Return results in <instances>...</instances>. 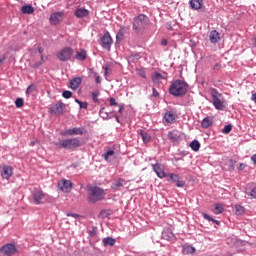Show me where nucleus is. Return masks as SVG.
<instances>
[{"mask_svg": "<svg viewBox=\"0 0 256 256\" xmlns=\"http://www.w3.org/2000/svg\"><path fill=\"white\" fill-rule=\"evenodd\" d=\"M188 89L189 84H187V82L184 80H175L169 87V93L173 97H185Z\"/></svg>", "mask_w": 256, "mask_h": 256, "instance_id": "1", "label": "nucleus"}, {"mask_svg": "<svg viewBox=\"0 0 256 256\" xmlns=\"http://www.w3.org/2000/svg\"><path fill=\"white\" fill-rule=\"evenodd\" d=\"M211 103L217 111H225L227 109V100L223 97V94L215 88L210 90Z\"/></svg>", "mask_w": 256, "mask_h": 256, "instance_id": "2", "label": "nucleus"}, {"mask_svg": "<svg viewBox=\"0 0 256 256\" xmlns=\"http://www.w3.org/2000/svg\"><path fill=\"white\" fill-rule=\"evenodd\" d=\"M88 202L92 205L95 203H99V201H103L105 199V190L99 188L97 186H88Z\"/></svg>", "mask_w": 256, "mask_h": 256, "instance_id": "3", "label": "nucleus"}, {"mask_svg": "<svg viewBox=\"0 0 256 256\" xmlns=\"http://www.w3.org/2000/svg\"><path fill=\"white\" fill-rule=\"evenodd\" d=\"M149 25V17L145 14L136 16L133 20L132 29L135 33H143Z\"/></svg>", "mask_w": 256, "mask_h": 256, "instance_id": "4", "label": "nucleus"}, {"mask_svg": "<svg viewBox=\"0 0 256 256\" xmlns=\"http://www.w3.org/2000/svg\"><path fill=\"white\" fill-rule=\"evenodd\" d=\"M56 147H58V149H68L69 151H75V149H79V147H81V140L78 138L60 140L56 143Z\"/></svg>", "mask_w": 256, "mask_h": 256, "instance_id": "5", "label": "nucleus"}, {"mask_svg": "<svg viewBox=\"0 0 256 256\" xmlns=\"http://www.w3.org/2000/svg\"><path fill=\"white\" fill-rule=\"evenodd\" d=\"M73 53V48L65 47L57 53V57L59 61H70L71 57H73Z\"/></svg>", "mask_w": 256, "mask_h": 256, "instance_id": "6", "label": "nucleus"}, {"mask_svg": "<svg viewBox=\"0 0 256 256\" xmlns=\"http://www.w3.org/2000/svg\"><path fill=\"white\" fill-rule=\"evenodd\" d=\"M32 197L35 205H41V203L47 201V194L43 193L41 190L34 191Z\"/></svg>", "mask_w": 256, "mask_h": 256, "instance_id": "7", "label": "nucleus"}, {"mask_svg": "<svg viewBox=\"0 0 256 256\" xmlns=\"http://www.w3.org/2000/svg\"><path fill=\"white\" fill-rule=\"evenodd\" d=\"M100 45L103 49H107L108 51L111 49V45H113V38H111V34L109 32L104 33L101 38Z\"/></svg>", "mask_w": 256, "mask_h": 256, "instance_id": "8", "label": "nucleus"}, {"mask_svg": "<svg viewBox=\"0 0 256 256\" xmlns=\"http://www.w3.org/2000/svg\"><path fill=\"white\" fill-rule=\"evenodd\" d=\"M58 189H60V191H63V193H70L71 189H73V182L67 179H62L58 183Z\"/></svg>", "mask_w": 256, "mask_h": 256, "instance_id": "9", "label": "nucleus"}, {"mask_svg": "<svg viewBox=\"0 0 256 256\" xmlns=\"http://www.w3.org/2000/svg\"><path fill=\"white\" fill-rule=\"evenodd\" d=\"M1 253L6 256H13L15 253H17V247L15 244H5L0 249Z\"/></svg>", "mask_w": 256, "mask_h": 256, "instance_id": "10", "label": "nucleus"}, {"mask_svg": "<svg viewBox=\"0 0 256 256\" xmlns=\"http://www.w3.org/2000/svg\"><path fill=\"white\" fill-rule=\"evenodd\" d=\"M86 133L85 127H74L64 131L63 135L73 137V135H85Z\"/></svg>", "mask_w": 256, "mask_h": 256, "instance_id": "11", "label": "nucleus"}, {"mask_svg": "<svg viewBox=\"0 0 256 256\" xmlns=\"http://www.w3.org/2000/svg\"><path fill=\"white\" fill-rule=\"evenodd\" d=\"M65 14L63 12H54L50 15V25H59L63 21Z\"/></svg>", "mask_w": 256, "mask_h": 256, "instance_id": "12", "label": "nucleus"}, {"mask_svg": "<svg viewBox=\"0 0 256 256\" xmlns=\"http://www.w3.org/2000/svg\"><path fill=\"white\" fill-rule=\"evenodd\" d=\"M63 111H65V104L61 101L50 107L51 115H63Z\"/></svg>", "mask_w": 256, "mask_h": 256, "instance_id": "13", "label": "nucleus"}, {"mask_svg": "<svg viewBox=\"0 0 256 256\" xmlns=\"http://www.w3.org/2000/svg\"><path fill=\"white\" fill-rule=\"evenodd\" d=\"M152 169L156 173L157 177H159V179H165V177H167L165 170L161 168V164L159 163L152 164Z\"/></svg>", "mask_w": 256, "mask_h": 256, "instance_id": "14", "label": "nucleus"}, {"mask_svg": "<svg viewBox=\"0 0 256 256\" xmlns=\"http://www.w3.org/2000/svg\"><path fill=\"white\" fill-rule=\"evenodd\" d=\"M13 175V167L11 166H3L1 176L3 179H11Z\"/></svg>", "mask_w": 256, "mask_h": 256, "instance_id": "15", "label": "nucleus"}, {"mask_svg": "<svg viewBox=\"0 0 256 256\" xmlns=\"http://www.w3.org/2000/svg\"><path fill=\"white\" fill-rule=\"evenodd\" d=\"M177 119V114L173 110H170L165 113L164 120L166 123H175V120Z\"/></svg>", "mask_w": 256, "mask_h": 256, "instance_id": "16", "label": "nucleus"}, {"mask_svg": "<svg viewBox=\"0 0 256 256\" xmlns=\"http://www.w3.org/2000/svg\"><path fill=\"white\" fill-rule=\"evenodd\" d=\"M81 82L82 80L80 77L73 78L70 81V85H69L70 89H72L73 91H76V89H79Z\"/></svg>", "mask_w": 256, "mask_h": 256, "instance_id": "17", "label": "nucleus"}, {"mask_svg": "<svg viewBox=\"0 0 256 256\" xmlns=\"http://www.w3.org/2000/svg\"><path fill=\"white\" fill-rule=\"evenodd\" d=\"M190 7L194 11H199V9L203 8V0H190Z\"/></svg>", "mask_w": 256, "mask_h": 256, "instance_id": "18", "label": "nucleus"}, {"mask_svg": "<svg viewBox=\"0 0 256 256\" xmlns=\"http://www.w3.org/2000/svg\"><path fill=\"white\" fill-rule=\"evenodd\" d=\"M87 15H89V10L85 8H79L75 11V16L78 19H83V17H87Z\"/></svg>", "mask_w": 256, "mask_h": 256, "instance_id": "19", "label": "nucleus"}, {"mask_svg": "<svg viewBox=\"0 0 256 256\" xmlns=\"http://www.w3.org/2000/svg\"><path fill=\"white\" fill-rule=\"evenodd\" d=\"M104 247H113L115 243H117V240H115L113 237H106L102 240Z\"/></svg>", "mask_w": 256, "mask_h": 256, "instance_id": "20", "label": "nucleus"}, {"mask_svg": "<svg viewBox=\"0 0 256 256\" xmlns=\"http://www.w3.org/2000/svg\"><path fill=\"white\" fill-rule=\"evenodd\" d=\"M163 79H167V76H163L161 73L159 72H155L152 75V81L153 83L159 84L161 83V81H163Z\"/></svg>", "mask_w": 256, "mask_h": 256, "instance_id": "21", "label": "nucleus"}, {"mask_svg": "<svg viewBox=\"0 0 256 256\" xmlns=\"http://www.w3.org/2000/svg\"><path fill=\"white\" fill-rule=\"evenodd\" d=\"M21 11L24 15H33V13H35V8L31 5H24L22 6Z\"/></svg>", "mask_w": 256, "mask_h": 256, "instance_id": "22", "label": "nucleus"}, {"mask_svg": "<svg viewBox=\"0 0 256 256\" xmlns=\"http://www.w3.org/2000/svg\"><path fill=\"white\" fill-rule=\"evenodd\" d=\"M75 59H77V61H85V59H87V51L84 49L76 51Z\"/></svg>", "mask_w": 256, "mask_h": 256, "instance_id": "23", "label": "nucleus"}, {"mask_svg": "<svg viewBox=\"0 0 256 256\" xmlns=\"http://www.w3.org/2000/svg\"><path fill=\"white\" fill-rule=\"evenodd\" d=\"M202 128L203 129H209V127H211V125H213V118L207 116L202 120Z\"/></svg>", "mask_w": 256, "mask_h": 256, "instance_id": "24", "label": "nucleus"}, {"mask_svg": "<svg viewBox=\"0 0 256 256\" xmlns=\"http://www.w3.org/2000/svg\"><path fill=\"white\" fill-rule=\"evenodd\" d=\"M183 255H193L195 253V247L191 245H184L182 249Z\"/></svg>", "mask_w": 256, "mask_h": 256, "instance_id": "25", "label": "nucleus"}, {"mask_svg": "<svg viewBox=\"0 0 256 256\" xmlns=\"http://www.w3.org/2000/svg\"><path fill=\"white\" fill-rule=\"evenodd\" d=\"M209 37H210L211 43L215 44L219 42L220 37H219V32H217V30L211 31Z\"/></svg>", "mask_w": 256, "mask_h": 256, "instance_id": "26", "label": "nucleus"}, {"mask_svg": "<svg viewBox=\"0 0 256 256\" xmlns=\"http://www.w3.org/2000/svg\"><path fill=\"white\" fill-rule=\"evenodd\" d=\"M140 137L144 143H149V141H151V135L144 130H140Z\"/></svg>", "mask_w": 256, "mask_h": 256, "instance_id": "27", "label": "nucleus"}, {"mask_svg": "<svg viewBox=\"0 0 256 256\" xmlns=\"http://www.w3.org/2000/svg\"><path fill=\"white\" fill-rule=\"evenodd\" d=\"M105 161L111 162L114 157H115V151L114 150H108L104 155H103Z\"/></svg>", "mask_w": 256, "mask_h": 256, "instance_id": "28", "label": "nucleus"}, {"mask_svg": "<svg viewBox=\"0 0 256 256\" xmlns=\"http://www.w3.org/2000/svg\"><path fill=\"white\" fill-rule=\"evenodd\" d=\"M223 211H225V207L223 206V204H215L214 205L215 215H221V213H223Z\"/></svg>", "mask_w": 256, "mask_h": 256, "instance_id": "29", "label": "nucleus"}, {"mask_svg": "<svg viewBox=\"0 0 256 256\" xmlns=\"http://www.w3.org/2000/svg\"><path fill=\"white\" fill-rule=\"evenodd\" d=\"M190 147H191L192 151H199V149H201V143H199V141H197V140H193L190 143Z\"/></svg>", "mask_w": 256, "mask_h": 256, "instance_id": "30", "label": "nucleus"}, {"mask_svg": "<svg viewBox=\"0 0 256 256\" xmlns=\"http://www.w3.org/2000/svg\"><path fill=\"white\" fill-rule=\"evenodd\" d=\"M123 183H124V180L123 179H119V180H116L113 184H112V189H114L115 191H117V189H120V187H123Z\"/></svg>", "mask_w": 256, "mask_h": 256, "instance_id": "31", "label": "nucleus"}, {"mask_svg": "<svg viewBox=\"0 0 256 256\" xmlns=\"http://www.w3.org/2000/svg\"><path fill=\"white\" fill-rule=\"evenodd\" d=\"M136 73L139 77H142V79H147V72L145 68H136Z\"/></svg>", "mask_w": 256, "mask_h": 256, "instance_id": "32", "label": "nucleus"}, {"mask_svg": "<svg viewBox=\"0 0 256 256\" xmlns=\"http://www.w3.org/2000/svg\"><path fill=\"white\" fill-rule=\"evenodd\" d=\"M99 115L102 119L107 120V119H111V117H109V113L105 112V108L102 107L99 111Z\"/></svg>", "mask_w": 256, "mask_h": 256, "instance_id": "33", "label": "nucleus"}, {"mask_svg": "<svg viewBox=\"0 0 256 256\" xmlns=\"http://www.w3.org/2000/svg\"><path fill=\"white\" fill-rule=\"evenodd\" d=\"M246 195L249 199H256V187L252 188L251 191H246Z\"/></svg>", "mask_w": 256, "mask_h": 256, "instance_id": "34", "label": "nucleus"}, {"mask_svg": "<svg viewBox=\"0 0 256 256\" xmlns=\"http://www.w3.org/2000/svg\"><path fill=\"white\" fill-rule=\"evenodd\" d=\"M99 95H101V92H99V90L92 92V100L94 103H99Z\"/></svg>", "mask_w": 256, "mask_h": 256, "instance_id": "35", "label": "nucleus"}, {"mask_svg": "<svg viewBox=\"0 0 256 256\" xmlns=\"http://www.w3.org/2000/svg\"><path fill=\"white\" fill-rule=\"evenodd\" d=\"M203 218L206 219L207 221H211L212 223H216V225H219V221L213 219V217H211V215L207 213H203Z\"/></svg>", "mask_w": 256, "mask_h": 256, "instance_id": "36", "label": "nucleus"}, {"mask_svg": "<svg viewBox=\"0 0 256 256\" xmlns=\"http://www.w3.org/2000/svg\"><path fill=\"white\" fill-rule=\"evenodd\" d=\"M75 103H77L80 109H87L89 107V103L81 102L79 99H75Z\"/></svg>", "mask_w": 256, "mask_h": 256, "instance_id": "37", "label": "nucleus"}, {"mask_svg": "<svg viewBox=\"0 0 256 256\" xmlns=\"http://www.w3.org/2000/svg\"><path fill=\"white\" fill-rule=\"evenodd\" d=\"M235 211L238 215H243L245 213V208L239 204L235 205Z\"/></svg>", "mask_w": 256, "mask_h": 256, "instance_id": "38", "label": "nucleus"}, {"mask_svg": "<svg viewBox=\"0 0 256 256\" xmlns=\"http://www.w3.org/2000/svg\"><path fill=\"white\" fill-rule=\"evenodd\" d=\"M232 130H233V125L228 124L223 128L222 133H224L225 135H229V133H231Z\"/></svg>", "mask_w": 256, "mask_h": 256, "instance_id": "39", "label": "nucleus"}, {"mask_svg": "<svg viewBox=\"0 0 256 256\" xmlns=\"http://www.w3.org/2000/svg\"><path fill=\"white\" fill-rule=\"evenodd\" d=\"M62 97H64V99H71V97H73V92H71L69 90H65L62 93Z\"/></svg>", "mask_w": 256, "mask_h": 256, "instance_id": "40", "label": "nucleus"}, {"mask_svg": "<svg viewBox=\"0 0 256 256\" xmlns=\"http://www.w3.org/2000/svg\"><path fill=\"white\" fill-rule=\"evenodd\" d=\"M168 137L172 141H177L179 139V135H177L175 132H169Z\"/></svg>", "mask_w": 256, "mask_h": 256, "instance_id": "41", "label": "nucleus"}, {"mask_svg": "<svg viewBox=\"0 0 256 256\" xmlns=\"http://www.w3.org/2000/svg\"><path fill=\"white\" fill-rule=\"evenodd\" d=\"M24 103L25 102H24L23 98H17L15 101V105H16V107H18V109H20V107H23Z\"/></svg>", "mask_w": 256, "mask_h": 256, "instance_id": "42", "label": "nucleus"}, {"mask_svg": "<svg viewBox=\"0 0 256 256\" xmlns=\"http://www.w3.org/2000/svg\"><path fill=\"white\" fill-rule=\"evenodd\" d=\"M168 177L171 181H173V183H177V180L179 179V175L177 174H169Z\"/></svg>", "mask_w": 256, "mask_h": 256, "instance_id": "43", "label": "nucleus"}, {"mask_svg": "<svg viewBox=\"0 0 256 256\" xmlns=\"http://www.w3.org/2000/svg\"><path fill=\"white\" fill-rule=\"evenodd\" d=\"M128 31H129V27L122 26V27H120L118 33H121L122 35H125V33H127Z\"/></svg>", "mask_w": 256, "mask_h": 256, "instance_id": "44", "label": "nucleus"}, {"mask_svg": "<svg viewBox=\"0 0 256 256\" xmlns=\"http://www.w3.org/2000/svg\"><path fill=\"white\" fill-rule=\"evenodd\" d=\"M176 187L183 188L185 187V181L183 180H176Z\"/></svg>", "mask_w": 256, "mask_h": 256, "instance_id": "45", "label": "nucleus"}, {"mask_svg": "<svg viewBox=\"0 0 256 256\" xmlns=\"http://www.w3.org/2000/svg\"><path fill=\"white\" fill-rule=\"evenodd\" d=\"M123 37H125V35L118 32L116 35V41H123Z\"/></svg>", "mask_w": 256, "mask_h": 256, "instance_id": "46", "label": "nucleus"}, {"mask_svg": "<svg viewBox=\"0 0 256 256\" xmlns=\"http://www.w3.org/2000/svg\"><path fill=\"white\" fill-rule=\"evenodd\" d=\"M95 82L99 85L101 84V76L97 75V72H94Z\"/></svg>", "mask_w": 256, "mask_h": 256, "instance_id": "47", "label": "nucleus"}, {"mask_svg": "<svg viewBox=\"0 0 256 256\" xmlns=\"http://www.w3.org/2000/svg\"><path fill=\"white\" fill-rule=\"evenodd\" d=\"M117 105H118L117 100H115V98H110V106L115 107Z\"/></svg>", "mask_w": 256, "mask_h": 256, "instance_id": "48", "label": "nucleus"}, {"mask_svg": "<svg viewBox=\"0 0 256 256\" xmlns=\"http://www.w3.org/2000/svg\"><path fill=\"white\" fill-rule=\"evenodd\" d=\"M214 71H220L221 70V64L220 63H216L213 67Z\"/></svg>", "mask_w": 256, "mask_h": 256, "instance_id": "49", "label": "nucleus"}, {"mask_svg": "<svg viewBox=\"0 0 256 256\" xmlns=\"http://www.w3.org/2000/svg\"><path fill=\"white\" fill-rule=\"evenodd\" d=\"M152 97H159V92L155 88L152 89Z\"/></svg>", "mask_w": 256, "mask_h": 256, "instance_id": "50", "label": "nucleus"}, {"mask_svg": "<svg viewBox=\"0 0 256 256\" xmlns=\"http://www.w3.org/2000/svg\"><path fill=\"white\" fill-rule=\"evenodd\" d=\"M67 217H73L74 219H79V214L67 213Z\"/></svg>", "mask_w": 256, "mask_h": 256, "instance_id": "51", "label": "nucleus"}, {"mask_svg": "<svg viewBox=\"0 0 256 256\" xmlns=\"http://www.w3.org/2000/svg\"><path fill=\"white\" fill-rule=\"evenodd\" d=\"M124 110H125V106H124L123 104H120V105H119L118 113H120V115H121Z\"/></svg>", "mask_w": 256, "mask_h": 256, "instance_id": "52", "label": "nucleus"}, {"mask_svg": "<svg viewBox=\"0 0 256 256\" xmlns=\"http://www.w3.org/2000/svg\"><path fill=\"white\" fill-rule=\"evenodd\" d=\"M33 92V86H29L27 89H26V95H29L30 93Z\"/></svg>", "mask_w": 256, "mask_h": 256, "instance_id": "53", "label": "nucleus"}, {"mask_svg": "<svg viewBox=\"0 0 256 256\" xmlns=\"http://www.w3.org/2000/svg\"><path fill=\"white\" fill-rule=\"evenodd\" d=\"M245 167H247V164L240 163L238 169H239V171H243V169H245Z\"/></svg>", "mask_w": 256, "mask_h": 256, "instance_id": "54", "label": "nucleus"}, {"mask_svg": "<svg viewBox=\"0 0 256 256\" xmlns=\"http://www.w3.org/2000/svg\"><path fill=\"white\" fill-rule=\"evenodd\" d=\"M161 45H162L163 47H166V45H168L167 39H163V40L161 41Z\"/></svg>", "mask_w": 256, "mask_h": 256, "instance_id": "55", "label": "nucleus"}, {"mask_svg": "<svg viewBox=\"0 0 256 256\" xmlns=\"http://www.w3.org/2000/svg\"><path fill=\"white\" fill-rule=\"evenodd\" d=\"M251 161L253 162L254 165H256V154L251 156Z\"/></svg>", "mask_w": 256, "mask_h": 256, "instance_id": "56", "label": "nucleus"}, {"mask_svg": "<svg viewBox=\"0 0 256 256\" xmlns=\"http://www.w3.org/2000/svg\"><path fill=\"white\" fill-rule=\"evenodd\" d=\"M251 101H254V103H256V93L252 94Z\"/></svg>", "mask_w": 256, "mask_h": 256, "instance_id": "57", "label": "nucleus"}, {"mask_svg": "<svg viewBox=\"0 0 256 256\" xmlns=\"http://www.w3.org/2000/svg\"><path fill=\"white\" fill-rule=\"evenodd\" d=\"M3 63H5V57L0 58V66L3 65Z\"/></svg>", "mask_w": 256, "mask_h": 256, "instance_id": "58", "label": "nucleus"}, {"mask_svg": "<svg viewBox=\"0 0 256 256\" xmlns=\"http://www.w3.org/2000/svg\"><path fill=\"white\" fill-rule=\"evenodd\" d=\"M114 118L116 119L117 123H121V120H119V116L118 115H114Z\"/></svg>", "mask_w": 256, "mask_h": 256, "instance_id": "59", "label": "nucleus"}, {"mask_svg": "<svg viewBox=\"0 0 256 256\" xmlns=\"http://www.w3.org/2000/svg\"><path fill=\"white\" fill-rule=\"evenodd\" d=\"M40 65H41V62H38V63L34 64L33 67L37 68V67H40Z\"/></svg>", "mask_w": 256, "mask_h": 256, "instance_id": "60", "label": "nucleus"}, {"mask_svg": "<svg viewBox=\"0 0 256 256\" xmlns=\"http://www.w3.org/2000/svg\"><path fill=\"white\" fill-rule=\"evenodd\" d=\"M38 51H39V53L41 55L43 53V48L42 47L38 48Z\"/></svg>", "mask_w": 256, "mask_h": 256, "instance_id": "61", "label": "nucleus"}, {"mask_svg": "<svg viewBox=\"0 0 256 256\" xmlns=\"http://www.w3.org/2000/svg\"><path fill=\"white\" fill-rule=\"evenodd\" d=\"M104 75L107 76L108 75V72H107V67L104 68Z\"/></svg>", "mask_w": 256, "mask_h": 256, "instance_id": "62", "label": "nucleus"}, {"mask_svg": "<svg viewBox=\"0 0 256 256\" xmlns=\"http://www.w3.org/2000/svg\"><path fill=\"white\" fill-rule=\"evenodd\" d=\"M175 161H181V158H175Z\"/></svg>", "mask_w": 256, "mask_h": 256, "instance_id": "63", "label": "nucleus"}, {"mask_svg": "<svg viewBox=\"0 0 256 256\" xmlns=\"http://www.w3.org/2000/svg\"><path fill=\"white\" fill-rule=\"evenodd\" d=\"M31 145H32V146L35 145V142H31Z\"/></svg>", "mask_w": 256, "mask_h": 256, "instance_id": "64", "label": "nucleus"}]
</instances>
